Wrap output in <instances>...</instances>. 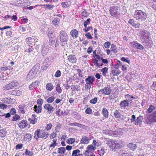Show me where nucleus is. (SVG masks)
Listing matches in <instances>:
<instances>
[{
    "instance_id": "obj_1",
    "label": "nucleus",
    "mask_w": 156,
    "mask_h": 156,
    "mask_svg": "<svg viewBox=\"0 0 156 156\" xmlns=\"http://www.w3.org/2000/svg\"><path fill=\"white\" fill-rule=\"evenodd\" d=\"M147 13L141 10H136L134 12L133 16L140 22L145 20L147 18Z\"/></svg>"
},
{
    "instance_id": "obj_2",
    "label": "nucleus",
    "mask_w": 156,
    "mask_h": 156,
    "mask_svg": "<svg viewBox=\"0 0 156 156\" xmlns=\"http://www.w3.org/2000/svg\"><path fill=\"white\" fill-rule=\"evenodd\" d=\"M119 142L117 140H113L108 139L106 141V144L108 146L110 150L113 151H115L122 146L119 143Z\"/></svg>"
},
{
    "instance_id": "obj_3",
    "label": "nucleus",
    "mask_w": 156,
    "mask_h": 156,
    "mask_svg": "<svg viewBox=\"0 0 156 156\" xmlns=\"http://www.w3.org/2000/svg\"><path fill=\"white\" fill-rule=\"evenodd\" d=\"M34 137L36 139L38 138H42L44 139H46L48 136V133L45 130L38 129L34 133Z\"/></svg>"
},
{
    "instance_id": "obj_4",
    "label": "nucleus",
    "mask_w": 156,
    "mask_h": 156,
    "mask_svg": "<svg viewBox=\"0 0 156 156\" xmlns=\"http://www.w3.org/2000/svg\"><path fill=\"white\" fill-rule=\"evenodd\" d=\"M59 35L61 45L62 46H64L67 44L69 39L67 34L63 31H61L59 32Z\"/></svg>"
},
{
    "instance_id": "obj_5",
    "label": "nucleus",
    "mask_w": 156,
    "mask_h": 156,
    "mask_svg": "<svg viewBox=\"0 0 156 156\" xmlns=\"http://www.w3.org/2000/svg\"><path fill=\"white\" fill-rule=\"evenodd\" d=\"M139 32L141 37L143 39V40H142V43L145 44L147 43L148 40L147 39L149 38L151 35L150 32L145 30H140Z\"/></svg>"
},
{
    "instance_id": "obj_6",
    "label": "nucleus",
    "mask_w": 156,
    "mask_h": 156,
    "mask_svg": "<svg viewBox=\"0 0 156 156\" xmlns=\"http://www.w3.org/2000/svg\"><path fill=\"white\" fill-rule=\"evenodd\" d=\"M145 122L147 124H151L153 122H156V112L151 114L145 117Z\"/></svg>"
},
{
    "instance_id": "obj_7",
    "label": "nucleus",
    "mask_w": 156,
    "mask_h": 156,
    "mask_svg": "<svg viewBox=\"0 0 156 156\" xmlns=\"http://www.w3.org/2000/svg\"><path fill=\"white\" fill-rule=\"evenodd\" d=\"M111 15L116 18L118 17L119 13L118 12V9L117 6H113L111 7L109 10Z\"/></svg>"
},
{
    "instance_id": "obj_8",
    "label": "nucleus",
    "mask_w": 156,
    "mask_h": 156,
    "mask_svg": "<svg viewBox=\"0 0 156 156\" xmlns=\"http://www.w3.org/2000/svg\"><path fill=\"white\" fill-rule=\"evenodd\" d=\"M44 108L47 111V112L50 114L52 113L54 110V108L51 105L49 104H46L44 105Z\"/></svg>"
},
{
    "instance_id": "obj_9",
    "label": "nucleus",
    "mask_w": 156,
    "mask_h": 156,
    "mask_svg": "<svg viewBox=\"0 0 156 156\" xmlns=\"http://www.w3.org/2000/svg\"><path fill=\"white\" fill-rule=\"evenodd\" d=\"M156 112V106L152 105H151L149 108L147 109L146 113L147 114L152 113L154 114Z\"/></svg>"
},
{
    "instance_id": "obj_10",
    "label": "nucleus",
    "mask_w": 156,
    "mask_h": 156,
    "mask_svg": "<svg viewBox=\"0 0 156 156\" xmlns=\"http://www.w3.org/2000/svg\"><path fill=\"white\" fill-rule=\"evenodd\" d=\"M120 106L121 107L124 109H125L126 108L130 106V105L129 101L124 100L122 101L120 103Z\"/></svg>"
},
{
    "instance_id": "obj_11",
    "label": "nucleus",
    "mask_w": 156,
    "mask_h": 156,
    "mask_svg": "<svg viewBox=\"0 0 156 156\" xmlns=\"http://www.w3.org/2000/svg\"><path fill=\"white\" fill-rule=\"evenodd\" d=\"M51 64L50 62H49V58L46 59L44 61L43 66L41 67L42 69L43 70H46Z\"/></svg>"
},
{
    "instance_id": "obj_12",
    "label": "nucleus",
    "mask_w": 156,
    "mask_h": 156,
    "mask_svg": "<svg viewBox=\"0 0 156 156\" xmlns=\"http://www.w3.org/2000/svg\"><path fill=\"white\" fill-rule=\"evenodd\" d=\"M100 92H101L103 94L109 95L111 93V90L109 87H105L103 89L100 90L98 93Z\"/></svg>"
},
{
    "instance_id": "obj_13",
    "label": "nucleus",
    "mask_w": 156,
    "mask_h": 156,
    "mask_svg": "<svg viewBox=\"0 0 156 156\" xmlns=\"http://www.w3.org/2000/svg\"><path fill=\"white\" fill-rule=\"evenodd\" d=\"M37 41L35 39L31 37H29L27 39V43L29 46L34 45L35 42L36 43Z\"/></svg>"
},
{
    "instance_id": "obj_14",
    "label": "nucleus",
    "mask_w": 156,
    "mask_h": 156,
    "mask_svg": "<svg viewBox=\"0 0 156 156\" xmlns=\"http://www.w3.org/2000/svg\"><path fill=\"white\" fill-rule=\"evenodd\" d=\"M27 126V122L26 120L21 121L18 124L19 127L22 129L26 127Z\"/></svg>"
},
{
    "instance_id": "obj_15",
    "label": "nucleus",
    "mask_w": 156,
    "mask_h": 156,
    "mask_svg": "<svg viewBox=\"0 0 156 156\" xmlns=\"http://www.w3.org/2000/svg\"><path fill=\"white\" fill-rule=\"evenodd\" d=\"M143 118L141 116H140L137 117V119L135 122V124L136 125H140L143 122Z\"/></svg>"
},
{
    "instance_id": "obj_16",
    "label": "nucleus",
    "mask_w": 156,
    "mask_h": 156,
    "mask_svg": "<svg viewBox=\"0 0 156 156\" xmlns=\"http://www.w3.org/2000/svg\"><path fill=\"white\" fill-rule=\"evenodd\" d=\"M26 106L24 104H22L19 105L18 107L19 110L21 114H24L25 113L27 109Z\"/></svg>"
},
{
    "instance_id": "obj_17",
    "label": "nucleus",
    "mask_w": 156,
    "mask_h": 156,
    "mask_svg": "<svg viewBox=\"0 0 156 156\" xmlns=\"http://www.w3.org/2000/svg\"><path fill=\"white\" fill-rule=\"evenodd\" d=\"M95 80L94 77L92 76H88L87 78L85 81L87 83L92 84L93 83V82Z\"/></svg>"
},
{
    "instance_id": "obj_18",
    "label": "nucleus",
    "mask_w": 156,
    "mask_h": 156,
    "mask_svg": "<svg viewBox=\"0 0 156 156\" xmlns=\"http://www.w3.org/2000/svg\"><path fill=\"white\" fill-rule=\"evenodd\" d=\"M89 138L86 136H84L82 137L81 139L80 144H89Z\"/></svg>"
},
{
    "instance_id": "obj_19",
    "label": "nucleus",
    "mask_w": 156,
    "mask_h": 156,
    "mask_svg": "<svg viewBox=\"0 0 156 156\" xmlns=\"http://www.w3.org/2000/svg\"><path fill=\"white\" fill-rule=\"evenodd\" d=\"M31 117V118L28 119V121L31 124H34L37 122V119L36 117V115L34 114Z\"/></svg>"
},
{
    "instance_id": "obj_20",
    "label": "nucleus",
    "mask_w": 156,
    "mask_h": 156,
    "mask_svg": "<svg viewBox=\"0 0 156 156\" xmlns=\"http://www.w3.org/2000/svg\"><path fill=\"white\" fill-rule=\"evenodd\" d=\"M132 46L133 47L136 48L137 49L143 50L144 49V47L142 45L136 42H134V43L133 44Z\"/></svg>"
},
{
    "instance_id": "obj_21",
    "label": "nucleus",
    "mask_w": 156,
    "mask_h": 156,
    "mask_svg": "<svg viewBox=\"0 0 156 156\" xmlns=\"http://www.w3.org/2000/svg\"><path fill=\"white\" fill-rule=\"evenodd\" d=\"M68 59L69 62L72 63H75L76 61V58L74 55H69L68 57Z\"/></svg>"
},
{
    "instance_id": "obj_22",
    "label": "nucleus",
    "mask_w": 156,
    "mask_h": 156,
    "mask_svg": "<svg viewBox=\"0 0 156 156\" xmlns=\"http://www.w3.org/2000/svg\"><path fill=\"white\" fill-rule=\"evenodd\" d=\"M127 146L133 151L135 150L137 147L136 144L132 143H129L127 145Z\"/></svg>"
},
{
    "instance_id": "obj_23",
    "label": "nucleus",
    "mask_w": 156,
    "mask_h": 156,
    "mask_svg": "<svg viewBox=\"0 0 156 156\" xmlns=\"http://www.w3.org/2000/svg\"><path fill=\"white\" fill-rule=\"evenodd\" d=\"M36 75V74L34 72L30 71L28 74L27 75V78L29 80L32 79L35 77Z\"/></svg>"
},
{
    "instance_id": "obj_24",
    "label": "nucleus",
    "mask_w": 156,
    "mask_h": 156,
    "mask_svg": "<svg viewBox=\"0 0 156 156\" xmlns=\"http://www.w3.org/2000/svg\"><path fill=\"white\" fill-rule=\"evenodd\" d=\"M70 34L73 37H75L76 38L78 36V32L76 29H74L71 31Z\"/></svg>"
},
{
    "instance_id": "obj_25",
    "label": "nucleus",
    "mask_w": 156,
    "mask_h": 156,
    "mask_svg": "<svg viewBox=\"0 0 156 156\" xmlns=\"http://www.w3.org/2000/svg\"><path fill=\"white\" fill-rule=\"evenodd\" d=\"M80 151L79 149L73 150V151L72 156H82V154H80Z\"/></svg>"
},
{
    "instance_id": "obj_26",
    "label": "nucleus",
    "mask_w": 156,
    "mask_h": 156,
    "mask_svg": "<svg viewBox=\"0 0 156 156\" xmlns=\"http://www.w3.org/2000/svg\"><path fill=\"white\" fill-rule=\"evenodd\" d=\"M113 115L117 119L120 118L121 116V114L119 110H116L114 111Z\"/></svg>"
},
{
    "instance_id": "obj_27",
    "label": "nucleus",
    "mask_w": 156,
    "mask_h": 156,
    "mask_svg": "<svg viewBox=\"0 0 156 156\" xmlns=\"http://www.w3.org/2000/svg\"><path fill=\"white\" fill-rule=\"evenodd\" d=\"M34 111L37 113H41L42 110V107L37 106L36 105H34Z\"/></svg>"
},
{
    "instance_id": "obj_28",
    "label": "nucleus",
    "mask_w": 156,
    "mask_h": 156,
    "mask_svg": "<svg viewBox=\"0 0 156 156\" xmlns=\"http://www.w3.org/2000/svg\"><path fill=\"white\" fill-rule=\"evenodd\" d=\"M48 49L47 47L44 46L42 51V53L43 56H45L48 53Z\"/></svg>"
},
{
    "instance_id": "obj_29",
    "label": "nucleus",
    "mask_w": 156,
    "mask_h": 156,
    "mask_svg": "<svg viewBox=\"0 0 156 156\" xmlns=\"http://www.w3.org/2000/svg\"><path fill=\"white\" fill-rule=\"evenodd\" d=\"M6 130L5 129H3L0 130V136L2 137H4L6 136Z\"/></svg>"
},
{
    "instance_id": "obj_30",
    "label": "nucleus",
    "mask_w": 156,
    "mask_h": 156,
    "mask_svg": "<svg viewBox=\"0 0 156 156\" xmlns=\"http://www.w3.org/2000/svg\"><path fill=\"white\" fill-rule=\"evenodd\" d=\"M102 112L103 114L104 117L107 118L108 117V112L106 108H103L102 109Z\"/></svg>"
},
{
    "instance_id": "obj_31",
    "label": "nucleus",
    "mask_w": 156,
    "mask_h": 156,
    "mask_svg": "<svg viewBox=\"0 0 156 156\" xmlns=\"http://www.w3.org/2000/svg\"><path fill=\"white\" fill-rule=\"evenodd\" d=\"M46 88L48 90L51 91L53 88V86L51 83H48L46 85Z\"/></svg>"
},
{
    "instance_id": "obj_32",
    "label": "nucleus",
    "mask_w": 156,
    "mask_h": 156,
    "mask_svg": "<svg viewBox=\"0 0 156 156\" xmlns=\"http://www.w3.org/2000/svg\"><path fill=\"white\" fill-rule=\"evenodd\" d=\"M66 151V149L65 147H61L58 148L57 152L60 154H64Z\"/></svg>"
},
{
    "instance_id": "obj_33",
    "label": "nucleus",
    "mask_w": 156,
    "mask_h": 156,
    "mask_svg": "<svg viewBox=\"0 0 156 156\" xmlns=\"http://www.w3.org/2000/svg\"><path fill=\"white\" fill-rule=\"evenodd\" d=\"M39 69V66H35L30 71H32L36 74L37 72L38 71Z\"/></svg>"
},
{
    "instance_id": "obj_34",
    "label": "nucleus",
    "mask_w": 156,
    "mask_h": 156,
    "mask_svg": "<svg viewBox=\"0 0 156 156\" xmlns=\"http://www.w3.org/2000/svg\"><path fill=\"white\" fill-rule=\"evenodd\" d=\"M48 36L50 38L54 39L55 37L54 32L50 30L48 33Z\"/></svg>"
},
{
    "instance_id": "obj_35",
    "label": "nucleus",
    "mask_w": 156,
    "mask_h": 156,
    "mask_svg": "<svg viewBox=\"0 0 156 156\" xmlns=\"http://www.w3.org/2000/svg\"><path fill=\"white\" fill-rule=\"evenodd\" d=\"M60 19L58 18H56L54 19L52 21V23L55 26L58 25L59 23Z\"/></svg>"
},
{
    "instance_id": "obj_36",
    "label": "nucleus",
    "mask_w": 156,
    "mask_h": 156,
    "mask_svg": "<svg viewBox=\"0 0 156 156\" xmlns=\"http://www.w3.org/2000/svg\"><path fill=\"white\" fill-rule=\"evenodd\" d=\"M112 73L113 76H117L120 73L121 71L119 70L113 69L112 70Z\"/></svg>"
},
{
    "instance_id": "obj_37",
    "label": "nucleus",
    "mask_w": 156,
    "mask_h": 156,
    "mask_svg": "<svg viewBox=\"0 0 156 156\" xmlns=\"http://www.w3.org/2000/svg\"><path fill=\"white\" fill-rule=\"evenodd\" d=\"M93 63L94 65L99 68L101 66H102L103 65V63L102 62H93Z\"/></svg>"
},
{
    "instance_id": "obj_38",
    "label": "nucleus",
    "mask_w": 156,
    "mask_h": 156,
    "mask_svg": "<svg viewBox=\"0 0 156 156\" xmlns=\"http://www.w3.org/2000/svg\"><path fill=\"white\" fill-rule=\"evenodd\" d=\"M55 97L54 96H52L49 97L46 100L47 102L49 104L53 102L54 100Z\"/></svg>"
},
{
    "instance_id": "obj_39",
    "label": "nucleus",
    "mask_w": 156,
    "mask_h": 156,
    "mask_svg": "<svg viewBox=\"0 0 156 156\" xmlns=\"http://www.w3.org/2000/svg\"><path fill=\"white\" fill-rule=\"evenodd\" d=\"M104 59L102 57H100V55H99L97 58H96V59H93V62H100V61H103Z\"/></svg>"
},
{
    "instance_id": "obj_40",
    "label": "nucleus",
    "mask_w": 156,
    "mask_h": 156,
    "mask_svg": "<svg viewBox=\"0 0 156 156\" xmlns=\"http://www.w3.org/2000/svg\"><path fill=\"white\" fill-rule=\"evenodd\" d=\"M25 154L26 155H28V156H33V151H29L27 149H26Z\"/></svg>"
},
{
    "instance_id": "obj_41",
    "label": "nucleus",
    "mask_w": 156,
    "mask_h": 156,
    "mask_svg": "<svg viewBox=\"0 0 156 156\" xmlns=\"http://www.w3.org/2000/svg\"><path fill=\"white\" fill-rule=\"evenodd\" d=\"M93 144L96 147V146H100L101 144L100 142L97 141L95 140H93Z\"/></svg>"
},
{
    "instance_id": "obj_42",
    "label": "nucleus",
    "mask_w": 156,
    "mask_h": 156,
    "mask_svg": "<svg viewBox=\"0 0 156 156\" xmlns=\"http://www.w3.org/2000/svg\"><path fill=\"white\" fill-rule=\"evenodd\" d=\"M126 98H128V99L126 101H129L130 105H131V103L132 102V99H134V98L133 96H130L129 95L127 94L126 96Z\"/></svg>"
},
{
    "instance_id": "obj_43",
    "label": "nucleus",
    "mask_w": 156,
    "mask_h": 156,
    "mask_svg": "<svg viewBox=\"0 0 156 156\" xmlns=\"http://www.w3.org/2000/svg\"><path fill=\"white\" fill-rule=\"evenodd\" d=\"M108 70V68L104 67L101 70V72L102 73V74L104 76H106Z\"/></svg>"
},
{
    "instance_id": "obj_44",
    "label": "nucleus",
    "mask_w": 156,
    "mask_h": 156,
    "mask_svg": "<svg viewBox=\"0 0 156 156\" xmlns=\"http://www.w3.org/2000/svg\"><path fill=\"white\" fill-rule=\"evenodd\" d=\"M75 138H69L67 141V142L69 144H72L75 142Z\"/></svg>"
},
{
    "instance_id": "obj_45",
    "label": "nucleus",
    "mask_w": 156,
    "mask_h": 156,
    "mask_svg": "<svg viewBox=\"0 0 156 156\" xmlns=\"http://www.w3.org/2000/svg\"><path fill=\"white\" fill-rule=\"evenodd\" d=\"M122 63L121 61L117 60V63L115 65L114 68L115 69H118L119 68V66L121 65H122Z\"/></svg>"
},
{
    "instance_id": "obj_46",
    "label": "nucleus",
    "mask_w": 156,
    "mask_h": 156,
    "mask_svg": "<svg viewBox=\"0 0 156 156\" xmlns=\"http://www.w3.org/2000/svg\"><path fill=\"white\" fill-rule=\"evenodd\" d=\"M111 51H113L114 52L116 53L117 52V48L115 45L114 44H112L111 47Z\"/></svg>"
},
{
    "instance_id": "obj_47",
    "label": "nucleus",
    "mask_w": 156,
    "mask_h": 156,
    "mask_svg": "<svg viewBox=\"0 0 156 156\" xmlns=\"http://www.w3.org/2000/svg\"><path fill=\"white\" fill-rule=\"evenodd\" d=\"M56 90L59 94H60L62 92V90L58 84H57L56 86Z\"/></svg>"
},
{
    "instance_id": "obj_48",
    "label": "nucleus",
    "mask_w": 156,
    "mask_h": 156,
    "mask_svg": "<svg viewBox=\"0 0 156 156\" xmlns=\"http://www.w3.org/2000/svg\"><path fill=\"white\" fill-rule=\"evenodd\" d=\"M12 92L14 95L18 96L20 95L21 94V92L19 90H14Z\"/></svg>"
},
{
    "instance_id": "obj_49",
    "label": "nucleus",
    "mask_w": 156,
    "mask_h": 156,
    "mask_svg": "<svg viewBox=\"0 0 156 156\" xmlns=\"http://www.w3.org/2000/svg\"><path fill=\"white\" fill-rule=\"evenodd\" d=\"M37 103L39 106L42 107V105L43 103V100L42 99H38L37 101Z\"/></svg>"
},
{
    "instance_id": "obj_50",
    "label": "nucleus",
    "mask_w": 156,
    "mask_h": 156,
    "mask_svg": "<svg viewBox=\"0 0 156 156\" xmlns=\"http://www.w3.org/2000/svg\"><path fill=\"white\" fill-rule=\"evenodd\" d=\"M21 119V118L20 116L17 115H15L13 117L12 121H17V120H20Z\"/></svg>"
},
{
    "instance_id": "obj_51",
    "label": "nucleus",
    "mask_w": 156,
    "mask_h": 156,
    "mask_svg": "<svg viewBox=\"0 0 156 156\" xmlns=\"http://www.w3.org/2000/svg\"><path fill=\"white\" fill-rule=\"evenodd\" d=\"M12 88V86L9 85V84H7L4 87H3V89L4 90H9Z\"/></svg>"
},
{
    "instance_id": "obj_52",
    "label": "nucleus",
    "mask_w": 156,
    "mask_h": 156,
    "mask_svg": "<svg viewBox=\"0 0 156 156\" xmlns=\"http://www.w3.org/2000/svg\"><path fill=\"white\" fill-rule=\"evenodd\" d=\"M61 5L63 8L68 7L69 5L68 2H62L61 3Z\"/></svg>"
},
{
    "instance_id": "obj_53",
    "label": "nucleus",
    "mask_w": 156,
    "mask_h": 156,
    "mask_svg": "<svg viewBox=\"0 0 156 156\" xmlns=\"http://www.w3.org/2000/svg\"><path fill=\"white\" fill-rule=\"evenodd\" d=\"M90 18L87 19V20L85 21L84 23V26L85 27H86L87 25L90 23Z\"/></svg>"
},
{
    "instance_id": "obj_54",
    "label": "nucleus",
    "mask_w": 156,
    "mask_h": 156,
    "mask_svg": "<svg viewBox=\"0 0 156 156\" xmlns=\"http://www.w3.org/2000/svg\"><path fill=\"white\" fill-rule=\"evenodd\" d=\"M111 45V43L110 42H107L105 43L104 44V47L105 48H109Z\"/></svg>"
},
{
    "instance_id": "obj_55",
    "label": "nucleus",
    "mask_w": 156,
    "mask_h": 156,
    "mask_svg": "<svg viewBox=\"0 0 156 156\" xmlns=\"http://www.w3.org/2000/svg\"><path fill=\"white\" fill-rule=\"evenodd\" d=\"M98 98L96 97L94 98L93 99L90 100V102L92 104H95L96 103Z\"/></svg>"
},
{
    "instance_id": "obj_56",
    "label": "nucleus",
    "mask_w": 156,
    "mask_h": 156,
    "mask_svg": "<svg viewBox=\"0 0 156 156\" xmlns=\"http://www.w3.org/2000/svg\"><path fill=\"white\" fill-rule=\"evenodd\" d=\"M121 60L123 61V62H125L128 63V64H129L130 62V60L128 59V58H125L124 57H122L121 59Z\"/></svg>"
},
{
    "instance_id": "obj_57",
    "label": "nucleus",
    "mask_w": 156,
    "mask_h": 156,
    "mask_svg": "<svg viewBox=\"0 0 156 156\" xmlns=\"http://www.w3.org/2000/svg\"><path fill=\"white\" fill-rule=\"evenodd\" d=\"M39 82L37 81H35L32 84L35 88L37 87L38 85Z\"/></svg>"
},
{
    "instance_id": "obj_58",
    "label": "nucleus",
    "mask_w": 156,
    "mask_h": 156,
    "mask_svg": "<svg viewBox=\"0 0 156 156\" xmlns=\"http://www.w3.org/2000/svg\"><path fill=\"white\" fill-rule=\"evenodd\" d=\"M92 109L89 108H87L85 111V112L86 114H90L92 113Z\"/></svg>"
},
{
    "instance_id": "obj_59",
    "label": "nucleus",
    "mask_w": 156,
    "mask_h": 156,
    "mask_svg": "<svg viewBox=\"0 0 156 156\" xmlns=\"http://www.w3.org/2000/svg\"><path fill=\"white\" fill-rule=\"evenodd\" d=\"M82 15L84 17H87L88 16L86 10H84L82 13Z\"/></svg>"
},
{
    "instance_id": "obj_60",
    "label": "nucleus",
    "mask_w": 156,
    "mask_h": 156,
    "mask_svg": "<svg viewBox=\"0 0 156 156\" xmlns=\"http://www.w3.org/2000/svg\"><path fill=\"white\" fill-rule=\"evenodd\" d=\"M52 125L51 123H49L45 127V129L48 130H49L51 129Z\"/></svg>"
},
{
    "instance_id": "obj_61",
    "label": "nucleus",
    "mask_w": 156,
    "mask_h": 156,
    "mask_svg": "<svg viewBox=\"0 0 156 156\" xmlns=\"http://www.w3.org/2000/svg\"><path fill=\"white\" fill-rule=\"evenodd\" d=\"M128 23L133 27L134 26L135 24L134 21L133 19H130L128 21Z\"/></svg>"
},
{
    "instance_id": "obj_62",
    "label": "nucleus",
    "mask_w": 156,
    "mask_h": 156,
    "mask_svg": "<svg viewBox=\"0 0 156 156\" xmlns=\"http://www.w3.org/2000/svg\"><path fill=\"white\" fill-rule=\"evenodd\" d=\"M18 85V83L12 82L9 83V85L12 86V87L13 88Z\"/></svg>"
},
{
    "instance_id": "obj_63",
    "label": "nucleus",
    "mask_w": 156,
    "mask_h": 156,
    "mask_svg": "<svg viewBox=\"0 0 156 156\" xmlns=\"http://www.w3.org/2000/svg\"><path fill=\"white\" fill-rule=\"evenodd\" d=\"M61 72L60 70H58L56 72L55 76L56 77H58L61 76Z\"/></svg>"
},
{
    "instance_id": "obj_64",
    "label": "nucleus",
    "mask_w": 156,
    "mask_h": 156,
    "mask_svg": "<svg viewBox=\"0 0 156 156\" xmlns=\"http://www.w3.org/2000/svg\"><path fill=\"white\" fill-rule=\"evenodd\" d=\"M87 149L89 150H94L96 149V147L92 145H89L87 146Z\"/></svg>"
}]
</instances>
